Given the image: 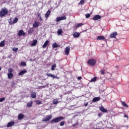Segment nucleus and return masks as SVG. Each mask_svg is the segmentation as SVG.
Here are the masks:
<instances>
[{
  "label": "nucleus",
  "mask_w": 129,
  "mask_h": 129,
  "mask_svg": "<svg viewBox=\"0 0 129 129\" xmlns=\"http://www.w3.org/2000/svg\"><path fill=\"white\" fill-rule=\"evenodd\" d=\"M8 13L9 10H8V9L6 8H3L0 11V17L3 18V17H6Z\"/></svg>",
  "instance_id": "nucleus-1"
},
{
  "label": "nucleus",
  "mask_w": 129,
  "mask_h": 129,
  "mask_svg": "<svg viewBox=\"0 0 129 129\" xmlns=\"http://www.w3.org/2000/svg\"><path fill=\"white\" fill-rule=\"evenodd\" d=\"M64 119L65 117L63 116L58 117L54 118L53 119H52L50 122L51 123H57V122H59V121H61V120H63V119Z\"/></svg>",
  "instance_id": "nucleus-2"
},
{
  "label": "nucleus",
  "mask_w": 129,
  "mask_h": 129,
  "mask_svg": "<svg viewBox=\"0 0 129 129\" xmlns=\"http://www.w3.org/2000/svg\"><path fill=\"white\" fill-rule=\"evenodd\" d=\"M96 63V60L95 59H91L88 61V63L91 66H94Z\"/></svg>",
  "instance_id": "nucleus-3"
},
{
  "label": "nucleus",
  "mask_w": 129,
  "mask_h": 129,
  "mask_svg": "<svg viewBox=\"0 0 129 129\" xmlns=\"http://www.w3.org/2000/svg\"><path fill=\"white\" fill-rule=\"evenodd\" d=\"M53 116L51 115H47L45 117L43 118L42 121H49Z\"/></svg>",
  "instance_id": "nucleus-4"
},
{
  "label": "nucleus",
  "mask_w": 129,
  "mask_h": 129,
  "mask_svg": "<svg viewBox=\"0 0 129 129\" xmlns=\"http://www.w3.org/2000/svg\"><path fill=\"white\" fill-rule=\"evenodd\" d=\"M67 18L66 16L61 17H57L56 18V22H59L60 21H63L64 20H66Z\"/></svg>",
  "instance_id": "nucleus-5"
},
{
  "label": "nucleus",
  "mask_w": 129,
  "mask_h": 129,
  "mask_svg": "<svg viewBox=\"0 0 129 129\" xmlns=\"http://www.w3.org/2000/svg\"><path fill=\"white\" fill-rule=\"evenodd\" d=\"M65 54L66 55H68L69 53H70V46H67L66 49H65Z\"/></svg>",
  "instance_id": "nucleus-6"
},
{
  "label": "nucleus",
  "mask_w": 129,
  "mask_h": 129,
  "mask_svg": "<svg viewBox=\"0 0 129 129\" xmlns=\"http://www.w3.org/2000/svg\"><path fill=\"white\" fill-rule=\"evenodd\" d=\"M25 35H26V33L24 32V31L21 30L18 32V37H21V36H25Z\"/></svg>",
  "instance_id": "nucleus-7"
},
{
  "label": "nucleus",
  "mask_w": 129,
  "mask_h": 129,
  "mask_svg": "<svg viewBox=\"0 0 129 129\" xmlns=\"http://www.w3.org/2000/svg\"><path fill=\"white\" fill-rule=\"evenodd\" d=\"M26 73H28V71L26 70L21 71V72L18 74L19 76H21V75H24V74H26Z\"/></svg>",
  "instance_id": "nucleus-8"
},
{
  "label": "nucleus",
  "mask_w": 129,
  "mask_h": 129,
  "mask_svg": "<svg viewBox=\"0 0 129 129\" xmlns=\"http://www.w3.org/2000/svg\"><path fill=\"white\" fill-rule=\"evenodd\" d=\"M39 26H40V22H37V21H35L33 24V27L34 28H38Z\"/></svg>",
  "instance_id": "nucleus-9"
},
{
  "label": "nucleus",
  "mask_w": 129,
  "mask_h": 129,
  "mask_svg": "<svg viewBox=\"0 0 129 129\" xmlns=\"http://www.w3.org/2000/svg\"><path fill=\"white\" fill-rule=\"evenodd\" d=\"M100 110H101L102 112H104L105 113H107V112H108V111L103 107H100Z\"/></svg>",
  "instance_id": "nucleus-10"
},
{
  "label": "nucleus",
  "mask_w": 129,
  "mask_h": 129,
  "mask_svg": "<svg viewBox=\"0 0 129 129\" xmlns=\"http://www.w3.org/2000/svg\"><path fill=\"white\" fill-rule=\"evenodd\" d=\"M73 36L74 38H79V37H80V33L75 32H74Z\"/></svg>",
  "instance_id": "nucleus-11"
},
{
  "label": "nucleus",
  "mask_w": 129,
  "mask_h": 129,
  "mask_svg": "<svg viewBox=\"0 0 129 129\" xmlns=\"http://www.w3.org/2000/svg\"><path fill=\"white\" fill-rule=\"evenodd\" d=\"M15 124V121H12L9 122H8L7 124V127H10L11 126H13Z\"/></svg>",
  "instance_id": "nucleus-12"
},
{
  "label": "nucleus",
  "mask_w": 129,
  "mask_h": 129,
  "mask_svg": "<svg viewBox=\"0 0 129 129\" xmlns=\"http://www.w3.org/2000/svg\"><path fill=\"white\" fill-rule=\"evenodd\" d=\"M100 19H101V16L100 15H96L93 18L94 21H97V20H99Z\"/></svg>",
  "instance_id": "nucleus-13"
},
{
  "label": "nucleus",
  "mask_w": 129,
  "mask_h": 129,
  "mask_svg": "<svg viewBox=\"0 0 129 129\" xmlns=\"http://www.w3.org/2000/svg\"><path fill=\"white\" fill-rule=\"evenodd\" d=\"M18 21H19V19L18 18L16 17L14 20H13V22H10V25H13L14 24H16V23H18Z\"/></svg>",
  "instance_id": "nucleus-14"
},
{
  "label": "nucleus",
  "mask_w": 129,
  "mask_h": 129,
  "mask_svg": "<svg viewBox=\"0 0 129 129\" xmlns=\"http://www.w3.org/2000/svg\"><path fill=\"white\" fill-rule=\"evenodd\" d=\"M50 14H51V11L50 10H48L46 13L45 15V17L46 19H48L49 18V16H50Z\"/></svg>",
  "instance_id": "nucleus-15"
},
{
  "label": "nucleus",
  "mask_w": 129,
  "mask_h": 129,
  "mask_svg": "<svg viewBox=\"0 0 129 129\" xmlns=\"http://www.w3.org/2000/svg\"><path fill=\"white\" fill-rule=\"evenodd\" d=\"M49 44V40H46L44 44L42 46V48H43V49H45V48H46V47H47V46H48V44Z\"/></svg>",
  "instance_id": "nucleus-16"
},
{
  "label": "nucleus",
  "mask_w": 129,
  "mask_h": 129,
  "mask_svg": "<svg viewBox=\"0 0 129 129\" xmlns=\"http://www.w3.org/2000/svg\"><path fill=\"white\" fill-rule=\"evenodd\" d=\"M104 39H105V38L103 36H99L97 37V40L98 41H100L101 40H104Z\"/></svg>",
  "instance_id": "nucleus-17"
},
{
  "label": "nucleus",
  "mask_w": 129,
  "mask_h": 129,
  "mask_svg": "<svg viewBox=\"0 0 129 129\" xmlns=\"http://www.w3.org/2000/svg\"><path fill=\"white\" fill-rule=\"evenodd\" d=\"M37 43H38V40H33V43L31 44V47H34V46H36L37 45Z\"/></svg>",
  "instance_id": "nucleus-18"
},
{
  "label": "nucleus",
  "mask_w": 129,
  "mask_h": 129,
  "mask_svg": "<svg viewBox=\"0 0 129 129\" xmlns=\"http://www.w3.org/2000/svg\"><path fill=\"white\" fill-rule=\"evenodd\" d=\"M30 95H31L32 98H36V97H37L36 94L34 92H32L31 93Z\"/></svg>",
  "instance_id": "nucleus-19"
},
{
  "label": "nucleus",
  "mask_w": 129,
  "mask_h": 129,
  "mask_svg": "<svg viewBox=\"0 0 129 129\" xmlns=\"http://www.w3.org/2000/svg\"><path fill=\"white\" fill-rule=\"evenodd\" d=\"M117 36V32H113L112 34H111L110 35V38H115V36Z\"/></svg>",
  "instance_id": "nucleus-20"
},
{
  "label": "nucleus",
  "mask_w": 129,
  "mask_h": 129,
  "mask_svg": "<svg viewBox=\"0 0 129 129\" xmlns=\"http://www.w3.org/2000/svg\"><path fill=\"white\" fill-rule=\"evenodd\" d=\"M8 77L9 79H12L14 77V75L12 73H9L8 74Z\"/></svg>",
  "instance_id": "nucleus-21"
},
{
  "label": "nucleus",
  "mask_w": 129,
  "mask_h": 129,
  "mask_svg": "<svg viewBox=\"0 0 129 129\" xmlns=\"http://www.w3.org/2000/svg\"><path fill=\"white\" fill-rule=\"evenodd\" d=\"M100 100V97H95L93 99V102H96V101H99Z\"/></svg>",
  "instance_id": "nucleus-22"
},
{
  "label": "nucleus",
  "mask_w": 129,
  "mask_h": 129,
  "mask_svg": "<svg viewBox=\"0 0 129 129\" xmlns=\"http://www.w3.org/2000/svg\"><path fill=\"white\" fill-rule=\"evenodd\" d=\"M52 46L53 48H58L59 47V45L57 44L56 42L53 43Z\"/></svg>",
  "instance_id": "nucleus-23"
},
{
  "label": "nucleus",
  "mask_w": 129,
  "mask_h": 129,
  "mask_svg": "<svg viewBox=\"0 0 129 129\" xmlns=\"http://www.w3.org/2000/svg\"><path fill=\"white\" fill-rule=\"evenodd\" d=\"M37 17L40 19V21H43V19H42V16H41V13H37Z\"/></svg>",
  "instance_id": "nucleus-24"
},
{
  "label": "nucleus",
  "mask_w": 129,
  "mask_h": 129,
  "mask_svg": "<svg viewBox=\"0 0 129 129\" xmlns=\"http://www.w3.org/2000/svg\"><path fill=\"white\" fill-rule=\"evenodd\" d=\"M24 117V115L23 114H19L18 115V119H22Z\"/></svg>",
  "instance_id": "nucleus-25"
},
{
  "label": "nucleus",
  "mask_w": 129,
  "mask_h": 129,
  "mask_svg": "<svg viewBox=\"0 0 129 129\" xmlns=\"http://www.w3.org/2000/svg\"><path fill=\"white\" fill-rule=\"evenodd\" d=\"M34 32V29L33 28H31L29 29V30L28 31V34H31V33H33Z\"/></svg>",
  "instance_id": "nucleus-26"
},
{
  "label": "nucleus",
  "mask_w": 129,
  "mask_h": 129,
  "mask_svg": "<svg viewBox=\"0 0 129 129\" xmlns=\"http://www.w3.org/2000/svg\"><path fill=\"white\" fill-rule=\"evenodd\" d=\"M121 104H122V105H123V106H125V107H127L128 106L127 105V104H126V103H125V102L121 101Z\"/></svg>",
  "instance_id": "nucleus-27"
},
{
  "label": "nucleus",
  "mask_w": 129,
  "mask_h": 129,
  "mask_svg": "<svg viewBox=\"0 0 129 129\" xmlns=\"http://www.w3.org/2000/svg\"><path fill=\"white\" fill-rule=\"evenodd\" d=\"M62 28L58 29V30H57L58 35H61L62 33Z\"/></svg>",
  "instance_id": "nucleus-28"
},
{
  "label": "nucleus",
  "mask_w": 129,
  "mask_h": 129,
  "mask_svg": "<svg viewBox=\"0 0 129 129\" xmlns=\"http://www.w3.org/2000/svg\"><path fill=\"white\" fill-rule=\"evenodd\" d=\"M21 66H27V63L25 61H22L20 63Z\"/></svg>",
  "instance_id": "nucleus-29"
},
{
  "label": "nucleus",
  "mask_w": 129,
  "mask_h": 129,
  "mask_svg": "<svg viewBox=\"0 0 129 129\" xmlns=\"http://www.w3.org/2000/svg\"><path fill=\"white\" fill-rule=\"evenodd\" d=\"M58 101L57 99H54L53 100V104H58Z\"/></svg>",
  "instance_id": "nucleus-30"
},
{
  "label": "nucleus",
  "mask_w": 129,
  "mask_h": 129,
  "mask_svg": "<svg viewBox=\"0 0 129 129\" xmlns=\"http://www.w3.org/2000/svg\"><path fill=\"white\" fill-rule=\"evenodd\" d=\"M97 79V77H94L91 80V82H95L96 81V79Z\"/></svg>",
  "instance_id": "nucleus-31"
},
{
  "label": "nucleus",
  "mask_w": 129,
  "mask_h": 129,
  "mask_svg": "<svg viewBox=\"0 0 129 129\" xmlns=\"http://www.w3.org/2000/svg\"><path fill=\"white\" fill-rule=\"evenodd\" d=\"M55 68H56V64H53L51 67V70H52V71H54V70H55Z\"/></svg>",
  "instance_id": "nucleus-32"
},
{
  "label": "nucleus",
  "mask_w": 129,
  "mask_h": 129,
  "mask_svg": "<svg viewBox=\"0 0 129 129\" xmlns=\"http://www.w3.org/2000/svg\"><path fill=\"white\" fill-rule=\"evenodd\" d=\"M32 104H33V102H30L27 103V106H28L29 107H31V106H32Z\"/></svg>",
  "instance_id": "nucleus-33"
},
{
  "label": "nucleus",
  "mask_w": 129,
  "mask_h": 129,
  "mask_svg": "<svg viewBox=\"0 0 129 129\" xmlns=\"http://www.w3.org/2000/svg\"><path fill=\"white\" fill-rule=\"evenodd\" d=\"M0 47H5V42L4 41H2L0 43Z\"/></svg>",
  "instance_id": "nucleus-34"
},
{
  "label": "nucleus",
  "mask_w": 129,
  "mask_h": 129,
  "mask_svg": "<svg viewBox=\"0 0 129 129\" xmlns=\"http://www.w3.org/2000/svg\"><path fill=\"white\" fill-rule=\"evenodd\" d=\"M83 25L84 24L83 23H79L77 25L76 28H79L80 27H82V26H83Z\"/></svg>",
  "instance_id": "nucleus-35"
},
{
  "label": "nucleus",
  "mask_w": 129,
  "mask_h": 129,
  "mask_svg": "<svg viewBox=\"0 0 129 129\" xmlns=\"http://www.w3.org/2000/svg\"><path fill=\"white\" fill-rule=\"evenodd\" d=\"M100 72H101V74L102 75H103L104 74H105V71L103 70H101Z\"/></svg>",
  "instance_id": "nucleus-36"
},
{
  "label": "nucleus",
  "mask_w": 129,
  "mask_h": 129,
  "mask_svg": "<svg viewBox=\"0 0 129 129\" xmlns=\"http://www.w3.org/2000/svg\"><path fill=\"white\" fill-rule=\"evenodd\" d=\"M6 100V98L3 97L0 98V102H3V101H5Z\"/></svg>",
  "instance_id": "nucleus-37"
},
{
  "label": "nucleus",
  "mask_w": 129,
  "mask_h": 129,
  "mask_svg": "<svg viewBox=\"0 0 129 129\" xmlns=\"http://www.w3.org/2000/svg\"><path fill=\"white\" fill-rule=\"evenodd\" d=\"M64 124H65V121H61L60 123V125L61 126H63V125H64Z\"/></svg>",
  "instance_id": "nucleus-38"
},
{
  "label": "nucleus",
  "mask_w": 129,
  "mask_h": 129,
  "mask_svg": "<svg viewBox=\"0 0 129 129\" xmlns=\"http://www.w3.org/2000/svg\"><path fill=\"white\" fill-rule=\"evenodd\" d=\"M84 0H81L80 2L79 3V5H83V4H84Z\"/></svg>",
  "instance_id": "nucleus-39"
},
{
  "label": "nucleus",
  "mask_w": 129,
  "mask_h": 129,
  "mask_svg": "<svg viewBox=\"0 0 129 129\" xmlns=\"http://www.w3.org/2000/svg\"><path fill=\"white\" fill-rule=\"evenodd\" d=\"M13 51H14V52H17L18 50H19L18 48H14L12 49Z\"/></svg>",
  "instance_id": "nucleus-40"
},
{
  "label": "nucleus",
  "mask_w": 129,
  "mask_h": 129,
  "mask_svg": "<svg viewBox=\"0 0 129 129\" xmlns=\"http://www.w3.org/2000/svg\"><path fill=\"white\" fill-rule=\"evenodd\" d=\"M52 78H55V79H59V77H57V76H55L54 75H52Z\"/></svg>",
  "instance_id": "nucleus-41"
},
{
  "label": "nucleus",
  "mask_w": 129,
  "mask_h": 129,
  "mask_svg": "<svg viewBox=\"0 0 129 129\" xmlns=\"http://www.w3.org/2000/svg\"><path fill=\"white\" fill-rule=\"evenodd\" d=\"M47 76H48V77H53V75L52 74H47Z\"/></svg>",
  "instance_id": "nucleus-42"
},
{
  "label": "nucleus",
  "mask_w": 129,
  "mask_h": 129,
  "mask_svg": "<svg viewBox=\"0 0 129 129\" xmlns=\"http://www.w3.org/2000/svg\"><path fill=\"white\" fill-rule=\"evenodd\" d=\"M85 16H86V18H87V19L88 18H90V14H86Z\"/></svg>",
  "instance_id": "nucleus-43"
},
{
  "label": "nucleus",
  "mask_w": 129,
  "mask_h": 129,
  "mask_svg": "<svg viewBox=\"0 0 129 129\" xmlns=\"http://www.w3.org/2000/svg\"><path fill=\"white\" fill-rule=\"evenodd\" d=\"M35 102L36 104H41V101H36Z\"/></svg>",
  "instance_id": "nucleus-44"
},
{
  "label": "nucleus",
  "mask_w": 129,
  "mask_h": 129,
  "mask_svg": "<svg viewBox=\"0 0 129 129\" xmlns=\"http://www.w3.org/2000/svg\"><path fill=\"white\" fill-rule=\"evenodd\" d=\"M8 71L10 73H12V72H13V70L11 68H10L8 69Z\"/></svg>",
  "instance_id": "nucleus-45"
},
{
  "label": "nucleus",
  "mask_w": 129,
  "mask_h": 129,
  "mask_svg": "<svg viewBox=\"0 0 129 129\" xmlns=\"http://www.w3.org/2000/svg\"><path fill=\"white\" fill-rule=\"evenodd\" d=\"M81 79H82V77H78V80H81Z\"/></svg>",
  "instance_id": "nucleus-46"
},
{
  "label": "nucleus",
  "mask_w": 129,
  "mask_h": 129,
  "mask_svg": "<svg viewBox=\"0 0 129 129\" xmlns=\"http://www.w3.org/2000/svg\"><path fill=\"white\" fill-rule=\"evenodd\" d=\"M84 105L85 106H87L88 105V103L87 102L85 103Z\"/></svg>",
  "instance_id": "nucleus-47"
},
{
  "label": "nucleus",
  "mask_w": 129,
  "mask_h": 129,
  "mask_svg": "<svg viewBox=\"0 0 129 129\" xmlns=\"http://www.w3.org/2000/svg\"><path fill=\"white\" fill-rule=\"evenodd\" d=\"M124 117H126V118H128V116L127 115H124Z\"/></svg>",
  "instance_id": "nucleus-48"
},
{
  "label": "nucleus",
  "mask_w": 129,
  "mask_h": 129,
  "mask_svg": "<svg viewBox=\"0 0 129 129\" xmlns=\"http://www.w3.org/2000/svg\"><path fill=\"white\" fill-rule=\"evenodd\" d=\"M2 70V68L0 67V71Z\"/></svg>",
  "instance_id": "nucleus-49"
},
{
  "label": "nucleus",
  "mask_w": 129,
  "mask_h": 129,
  "mask_svg": "<svg viewBox=\"0 0 129 129\" xmlns=\"http://www.w3.org/2000/svg\"><path fill=\"white\" fill-rule=\"evenodd\" d=\"M73 126H75V124H74L73 125Z\"/></svg>",
  "instance_id": "nucleus-50"
},
{
  "label": "nucleus",
  "mask_w": 129,
  "mask_h": 129,
  "mask_svg": "<svg viewBox=\"0 0 129 129\" xmlns=\"http://www.w3.org/2000/svg\"><path fill=\"white\" fill-rule=\"evenodd\" d=\"M98 115L99 116V114H98Z\"/></svg>",
  "instance_id": "nucleus-51"
}]
</instances>
